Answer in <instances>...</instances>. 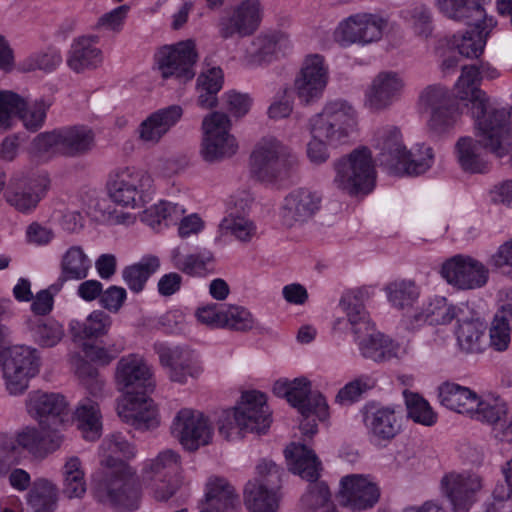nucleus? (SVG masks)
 Masks as SVG:
<instances>
[{
	"label": "nucleus",
	"mask_w": 512,
	"mask_h": 512,
	"mask_svg": "<svg viewBox=\"0 0 512 512\" xmlns=\"http://www.w3.org/2000/svg\"><path fill=\"white\" fill-rule=\"evenodd\" d=\"M322 197L308 188L292 190L283 200L281 217L285 225L302 224L320 210Z\"/></svg>",
	"instance_id": "cd10ccee"
},
{
	"label": "nucleus",
	"mask_w": 512,
	"mask_h": 512,
	"mask_svg": "<svg viewBox=\"0 0 512 512\" xmlns=\"http://www.w3.org/2000/svg\"><path fill=\"white\" fill-rule=\"evenodd\" d=\"M28 154L32 160L42 163L62 155L60 128L36 135L29 144Z\"/></svg>",
	"instance_id": "4d7b16f0"
},
{
	"label": "nucleus",
	"mask_w": 512,
	"mask_h": 512,
	"mask_svg": "<svg viewBox=\"0 0 512 512\" xmlns=\"http://www.w3.org/2000/svg\"><path fill=\"white\" fill-rule=\"evenodd\" d=\"M160 268V259L155 255L143 256L137 263L122 270V279L134 293L144 290L148 279Z\"/></svg>",
	"instance_id": "3c124183"
},
{
	"label": "nucleus",
	"mask_w": 512,
	"mask_h": 512,
	"mask_svg": "<svg viewBox=\"0 0 512 512\" xmlns=\"http://www.w3.org/2000/svg\"><path fill=\"white\" fill-rule=\"evenodd\" d=\"M328 80L329 69L324 57L311 54L304 58L295 76L293 89L301 103L310 105L323 96Z\"/></svg>",
	"instance_id": "4be33fe9"
},
{
	"label": "nucleus",
	"mask_w": 512,
	"mask_h": 512,
	"mask_svg": "<svg viewBox=\"0 0 512 512\" xmlns=\"http://www.w3.org/2000/svg\"><path fill=\"white\" fill-rule=\"evenodd\" d=\"M171 435L188 451H195L212 441L213 426L200 411L182 408L170 425Z\"/></svg>",
	"instance_id": "a211bd4d"
},
{
	"label": "nucleus",
	"mask_w": 512,
	"mask_h": 512,
	"mask_svg": "<svg viewBox=\"0 0 512 512\" xmlns=\"http://www.w3.org/2000/svg\"><path fill=\"white\" fill-rule=\"evenodd\" d=\"M202 130L200 154L206 162H220L237 152L238 143L231 133V121L225 113L216 111L205 116Z\"/></svg>",
	"instance_id": "9b49d317"
},
{
	"label": "nucleus",
	"mask_w": 512,
	"mask_h": 512,
	"mask_svg": "<svg viewBox=\"0 0 512 512\" xmlns=\"http://www.w3.org/2000/svg\"><path fill=\"white\" fill-rule=\"evenodd\" d=\"M26 409L43 430L55 433H59V428L66 426L71 420L68 402L59 393L32 391L26 398Z\"/></svg>",
	"instance_id": "dca6fc26"
},
{
	"label": "nucleus",
	"mask_w": 512,
	"mask_h": 512,
	"mask_svg": "<svg viewBox=\"0 0 512 512\" xmlns=\"http://www.w3.org/2000/svg\"><path fill=\"white\" fill-rule=\"evenodd\" d=\"M218 229L220 237L230 235L241 242H250L257 232V227L251 219L234 212H230L221 220Z\"/></svg>",
	"instance_id": "680f3d73"
},
{
	"label": "nucleus",
	"mask_w": 512,
	"mask_h": 512,
	"mask_svg": "<svg viewBox=\"0 0 512 512\" xmlns=\"http://www.w3.org/2000/svg\"><path fill=\"white\" fill-rule=\"evenodd\" d=\"M182 115L183 109L179 105H171L150 113L137 128L139 140L147 145H157L180 121Z\"/></svg>",
	"instance_id": "c756f323"
},
{
	"label": "nucleus",
	"mask_w": 512,
	"mask_h": 512,
	"mask_svg": "<svg viewBox=\"0 0 512 512\" xmlns=\"http://www.w3.org/2000/svg\"><path fill=\"white\" fill-rule=\"evenodd\" d=\"M364 294L362 290L348 291L342 295L339 302V306L350 325L354 339L359 338L374 328V324L371 322L363 303Z\"/></svg>",
	"instance_id": "e433bc0d"
},
{
	"label": "nucleus",
	"mask_w": 512,
	"mask_h": 512,
	"mask_svg": "<svg viewBox=\"0 0 512 512\" xmlns=\"http://www.w3.org/2000/svg\"><path fill=\"white\" fill-rule=\"evenodd\" d=\"M405 89L406 81L402 73L395 70H381L366 86L363 105L372 112L388 110L400 101Z\"/></svg>",
	"instance_id": "412c9836"
},
{
	"label": "nucleus",
	"mask_w": 512,
	"mask_h": 512,
	"mask_svg": "<svg viewBox=\"0 0 512 512\" xmlns=\"http://www.w3.org/2000/svg\"><path fill=\"white\" fill-rule=\"evenodd\" d=\"M181 466V456L171 449L163 450L143 462L141 478L154 499L167 501L176 493Z\"/></svg>",
	"instance_id": "1a4fd4ad"
},
{
	"label": "nucleus",
	"mask_w": 512,
	"mask_h": 512,
	"mask_svg": "<svg viewBox=\"0 0 512 512\" xmlns=\"http://www.w3.org/2000/svg\"><path fill=\"white\" fill-rule=\"evenodd\" d=\"M203 505L214 512H235L239 506V497L225 478L211 476L205 484Z\"/></svg>",
	"instance_id": "c9c22d12"
},
{
	"label": "nucleus",
	"mask_w": 512,
	"mask_h": 512,
	"mask_svg": "<svg viewBox=\"0 0 512 512\" xmlns=\"http://www.w3.org/2000/svg\"><path fill=\"white\" fill-rule=\"evenodd\" d=\"M361 355L375 362L388 361L398 356L399 345L375 327L359 338H355Z\"/></svg>",
	"instance_id": "58836bf2"
},
{
	"label": "nucleus",
	"mask_w": 512,
	"mask_h": 512,
	"mask_svg": "<svg viewBox=\"0 0 512 512\" xmlns=\"http://www.w3.org/2000/svg\"><path fill=\"white\" fill-rule=\"evenodd\" d=\"M63 494L70 498H82L87 490L83 463L77 456L65 459L62 467Z\"/></svg>",
	"instance_id": "6e6d98bb"
},
{
	"label": "nucleus",
	"mask_w": 512,
	"mask_h": 512,
	"mask_svg": "<svg viewBox=\"0 0 512 512\" xmlns=\"http://www.w3.org/2000/svg\"><path fill=\"white\" fill-rule=\"evenodd\" d=\"M384 292L391 307L399 311L413 307L421 296L420 286L411 279H395L386 284Z\"/></svg>",
	"instance_id": "de8ad7c7"
},
{
	"label": "nucleus",
	"mask_w": 512,
	"mask_h": 512,
	"mask_svg": "<svg viewBox=\"0 0 512 512\" xmlns=\"http://www.w3.org/2000/svg\"><path fill=\"white\" fill-rule=\"evenodd\" d=\"M73 419L77 422V427L85 439L93 441L100 437L102 429L101 415L95 401L88 398L82 400L70 421Z\"/></svg>",
	"instance_id": "864d4df0"
},
{
	"label": "nucleus",
	"mask_w": 512,
	"mask_h": 512,
	"mask_svg": "<svg viewBox=\"0 0 512 512\" xmlns=\"http://www.w3.org/2000/svg\"><path fill=\"white\" fill-rule=\"evenodd\" d=\"M477 397L478 394L469 387L454 382H445L438 388L441 405L467 417H469Z\"/></svg>",
	"instance_id": "79ce46f5"
},
{
	"label": "nucleus",
	"mask_w": 512,
	"mask_h": 512,
	"mask_svg": "<svg viewBox=\"0 0 512 512\" xmlns=\"http://www.w3.org/2000/svg\"><path fill=\"white\" fill-rule=\"evenodd\" d=\"M197 61L195 43L192 40L160 47L154 54V68L163 79L175 78L187 82L195 76Z\"/></svg>",
	"instance_id": "2eb2a0df"
},
{
	"label": "nucleus",
	"mask_w": 512,
	"mask_h": 512,
	"mask_svg": "<svg viewBox=\"0 0 512 512\" xmlns=\"http://www.w3.org/2000/svg\"><path fill=\"white\" fill-rule=\"evenodd\" d=\"M486 0H434L436 10L446 18L473 22L488 18L484 9Z\"/></svg>",
	"instance_id": "a19ab883"
},
{
	"label": "nucleus",
	"mask_w": 512,
	"mask_h": 512,
	"mask_svg": "<svg viewBox=\"0 0 512 512\" xmlns=\"http://www.w3.org/2000/svg\"><path fill=\"white\" fill-rule=\"evenodd\" d=\"M358 124V112L350 102L344 99L327 101L308 121L310 140L306 145V156L310 163L325 164L331 156L329 148L349 143Z\"/></svg>",
	"instance_id": "7ed1b4c3"
},
{
	"label": "nucleus",
	"mask_w": 512,
	"mask_h": 512,
	"mask_svg": "<svg viewBox=\"0 0 512 512\" xmlns=\"http://www.w3.org/2000/svg\"><path fill=\"white\" fill-rule=\"evenodd\" d=\"M333 185L350 195L370 193L376 180V169L371 151L359 147L336 159L332 165Z\"/></svg>",
	"instance_id": "423d86ee"
},
{
	"label": "nucleus",
	"mask_w": 512,
	"mask_h": 512,
	"mask_svg": "<svg viewBox=\"0 0 512 512\" xmlns=\"http://www.w3.org/2000/svg\"><path fill=\"white\" fill-rule=\"evenodd\" d=\"M481 474L470 471H450L440 481L441 493L448 499L454 512H467L484 488Z\"/></svg>",
	"instance_id": "6ab92c4d"
},
{
	"label": "nucleus",
	"mask_w": 512,
	"mask_h": 512,
	"mask_svg": "<svg viewBox=\"0 0 512 512\" xmlns=\"http://www.w3.org/2000/svg\"><path fill=\"white\" fill-rule=\"evenodd\" d=\"M115 384L123 396L118 400V416L135 429L146 430L158 425V412L147 393L154 389L153 370L146 359L136 353L121 357L115 367Z\"/></svg>",
	"instance_id": "f257e3e1"
},
{
	"label": "nucleus",
	"mask_w": 512,
	"mask_h": 512,
	"mask_svg": "<svg viewBox=\"0 0 512 512\" xmlns=\"http://www.w3.org/2000/svg\"><path fill=\"white\" fill-rule=\"evenodd\" d=\"M478 138H480L477 135ZM510 144L503 154H498L481 141L470 136L460 137L455 144V154L461 168L471 173H482L487 169V162L484 158L483 148L490 150L498 157H502L509 150Z\"/></svg>",
	"instance_id": "4c0bfd02"
},
{
	"label": "nucleus",
	"mask_w": 512,
	"mask_h": 512,
	"mask_svg": "<svg viewBox=\"0 0 512 512\" xmlns=\"http://www.w3.org/2000/svg\"><path fill=\"white\" fill-rule=\"evenodd\" d=\"M363 422L370 435L390 440L401 429V410L397 406L368 405L363 412Z\"/></svg>",
	"instance_id": "7c9ffc66"
},
{
	"label": "nucleus",
	"mask_w": 512,
	"mask_h": 512,
	"mask_svg": "<svg viewBox=\"0 0 512 512\" xmlns=\"http://www.w3.org/2000/svg\"><path fill=\"white\" fill-rule=\"evenodd\" d=\"M253 174L263 182H273L285 177L297 164L292 149L273 136L261 138L250 156Z\"/></svg>",
	"instance_id": "6e6552de"
},
{
	"label": "nucleus",
	"mask_w": 512,
	"mask_h": 512,
	"mask_svg": "<svg viewBox=\"0 0 512 512\" xmlns=\"http://www.w3.org/2000/svg\"><path fill=\"white\" fill-rule=\"evenodd\" d=\"M408 416L416 423L432 426L437 422V414L428 401L417 393L403 392Z\"/></svg>",
	"instance_id": "338daca9"
},
{
	"label": "nucleus",
	"mask_w": 512,
	"mask_h": 512,
	"mask_svg": "<svg viewBox=\"0 0 512 512\" xmlns=\"http://www.w3.org/2000/svg\"><path fill=\"white\" fill-rule=\"evenodd\" d=\"M124 346L121 343L101 345L96 343H83L80 353H72L69 356L71 365L79 375L90 373L88 362L105 366L112 362L122 351Z\"/></svg>",
	"instance_id": "72a5a7b5"
},
{
	"label": "nucleus",
	"mask_w": 512,
	"mask_h": 512,
	"mask_svg": "<svg viewBox=\"0 0 512 512\" xmlns=\"http://www.w3.org/2000/svg\"><path fill=\"white\" fill-rule=\"evenodd\" d=\"M473 26L471 31L453 36L452 45L467 58L478 57L483 52L486 37L495 26V21L492 17L484 18L482 21L473 22Z\"/></svg>",
	"instance_id": "37998d69"
},
{
	"label": "nucleus",
	"mask_w": 512,
	"mask_h": 512,
	"mask_svg": "<svg viewBox=\"0 0 512 512\" xmlns=\"http://www.w3.org/2000/svg\"><path fill=\"white\" fill-rule=\"evenodd\" d=\"M157 353L162 366L168 369L169 378L181 384L188 378H197L203 372L199 355L188 348L159 345Z\"/></svg>",
	"instance_id": "a878e982"
},
{
	"label": "nucleus",
	"mask_w": 512,
	"mask_h": 512,
	"mask_svg": "<svg viewBox=\"0 0 512 512\" xmlns=\"http://www.w3.org/2000/svg\"><path fill=\"white\" fill-rule=\"evenodd\" d=\"M101 463L111 472H120L121 463L127 464L125 460L135 457L136 450L125 436L120 433L106 437L101 444Z\"/></svg>",
	"instance_id": "c03bdc74"
},
{
	"label": "nucleus",
	"mask_w": 512,
	"mask_h": 512,
	"mask_svg": "<svg viewBox=\"0 0 512 512\" xmlns=\"http://www.w3.org/2000/svg\"><path fill=\"white\" fill-rule=\"evenodd\" d=\"M0 367L5 390L11 396L26 392L30 380L41 368L40 352L28 345L18 344L6 348L1 356Z\"/></svg>",
	"instance_id": "0eeeda50"
},
{
	"label": "nucleus",
	"mask_w": 512,
	"mask_h": 512,
	"mask_svg": "<svg viewBox=\"0 0 512 512\" xmlns=\"http://www.w3.org/2000/svg\"><path fill=\"white\" fill-rule=\"evenodd\" d=\"M152 186L153 178L147 171L136 167H124L112 176L109 192L116 204L135 209L144 205Z\"/></svg>",
	"instance_id": "ddd939ff"
},
{
	"label": "nucleus",
	"mask_w": 512,
	"mask_h": 512,
	"mask_svg": "<svg viewBox=\"0 0 512 512\" xmlns=\"http://www.w3.org/2000/svg\"><path fill=\"white\" fill-rule=\"evenodd\" d=\"M214 261V253L207 248H198L193 253H185L182 247L177 246L170 252L172 266L191 277L208 274L212 270Z\"/></svg>",
	"instance_id": "f704fd0d"
},
{
	"label": "nucleus",
	"mask_w": 512,
	"mask_h": 512,
	"mask_svg": "<svg viewBox=\"0 0 512 512\" xmlns=\"http://www.w3.org/2000/svg\"><path fill=\"white\" fill-rule=\"evenodd\" d=\"M441 276L460 290L483 287L488 281V269L480 261L466 255H455L441 266Z\"/></svg>",
	"instance_id": "393cba45"
},
{
	"label": "nucleus",
	"mask_w": 512,
	"mask_h": 512,
	"mask_svg": "<svg viewBox=\"0 0 512 512\" xmlns=\"http://www.w3.org/2000/svg\"><path fill=\"white\" fill-rule=\"evenodd\" d=\"M456 345L464 354H480L486 349V327L479 320H466L455 331Z\"/></svg>",
	"instance_id": "a18cd8bd"
},
{
	"label": "nucleus",
	"mask_w": 512,
	"mask_h": 512,
	"mask_svg": "<svg viewBox=\"0 0 512 512\" xmlns=\"http://www.w3.org/2000/svg\"><path fill=\"white\" fill-rule=\"evenodd\" d=\"M479 71L476 66H464L455 85L459 100L470 102V114L476 135L492 151L503 154L509 145V113L490 105L488 97L479 88Z\"/></svg>",
	"instance_id": "f03ea898"
},
{
	"label": "nucleus",
	"mask_w": 512,
	"mask_h": 512,
	"mask_svg": "<svg viewBox=\"0 0 512 512\" xmlns=\"http://www.w3.org/2000/svg\"><path fill=\"white\" fill-rule=\"evenodd\" d=\"M427 128L434 135H442L455 127L461 117V112L456 103L426 113Z\"/></svg>",
	"instance_id": "69168bd1"
},
{
	"label": "nucleus",
	"mask_w": 512,
	"mask_h": 512,
	"mask_svg": "<svg viewBox=\"0 0 512 512\" xmlns=\"http://www.w3.org/2000/svg\"><path fill=\"white\" fill-rule=\"evenodd\" d=\"M386 27L387 20L378 14L356 13L339 22L334 38L343 47L367 45L380 40Z\"/></svg>",
	"instance_id": "f3484780"
},
{
	"label": "nucleus",
	"mask_w": 512,
	"mask_h": 512,
	"mask_svg": "<svg viewBox=\"0 0 512 512\" xmlns=\"http://www.w3.org/2000/svg\"><path fill=\"white\" fill-rule=\"evenodd\" d=\"M459 308L445 297L433 296L411 315L404 317L406 329L415 331L424 325H448L458 316Z\"/></svg>",
	"instance_id": "c85d7f7f"
},
{
	"label": "nucleus",
	"mask_w": 512,
	"mask_h": 512,
	"mask_svg": "<svg viewBox=\"0 0 512 512\" xmlns=\"http://www.w3.org/2000/svg\"><path fill=\"white\" fill-rule=\"evenodd\" d=\"M291 47L288 35L280 30L261 32L251 41L243 62L249 67L269 64Z\"/></svg>",
	"instance_id": "bb28decb"
},
{
	"label": "nucleus",
	"mask_w": 512,
	"mask_h": 512,
	"mask_svg": "<svg viewBox=\"0 0 512 512\" xmlns=\"http://www.w3.org/2000/svg\"><path fill=\"white\" fill-rule=\"evenodd\" d=\"M27 502L36 512H50L57 499V488L48 479H36L26 496Z\"/></svg>",
	"instance_id": "e2e57ef3"
},
{
	"label": "nucleus",
	"mask_w": 512,
	"mask_h": 512,
	"mask_svg": "<svg viewBox=\"0 0 512 512\" xmlns=\"http://www.w3.org/2000/svg\"><path fill=\"white\" fill-rule=\"evenodd\" d=\"M272 391L276 396L286 398L302 416L315 415L321 421L329 417L326 398L320 392L311 391V384L304 377L294 380L278 379L274 382Z\"/></svg>",
	"instance_id": "4468645a"
},
{
	"label": "nucleus",
	"mask_w": 512,
	"mask_h": 512,
	"mask_svg": "<svg viewBox=\"0 0 512 512\" xmlns=\"http://www.w3.org/2000/svg\"><path fill=\"white\" fill-rule=\"evenodd\" d=\"M92 263L81 246H71L61 259V278L63 280H82L88 276Z\"/></svg>",
	"instance_id": "052dcab7"
},
{
	"label": "nucleus",
	"mask_w": 512,
	"mask_h": 512,
	"mask_svg": "<svg viewBox=\"0 0 512 512\" xmlns=\"http://www.w3.org/2000/svg\"><path fill=\"white\" fill-rule=\"evenodd\" d=\"M112 318L102 310L92 311L85 321L71 320L69 329L74 339L98 338L108 334Z\"/></svg>",
	"instance_id": "8fccbe9b"
},
{
	"label": "nucleus",
	"mask_w": 512,
	"mask_h": 512,
	"mask_svg": "<svg viewBox=\"0 0 512 512\" xmlns=\"http://www.w3.org/2000/svg\"><path fill=\"white\" fill-rule=\"evenodd\" d=\"M97 500L119 511L138 508L140 490L135 471L128 464L121 463L120 472H111L95 491Z\"/></svg>",
	"instance_id": "f8f14e48"
},
{
	"label": "nucleus",
	"mask_w": 512,
	"mask_h": 512,
	"mask_svg": "<svg viewBox=\"0 0 512 512\" xmlns=\"http://www.w3.org/2000/svg\"><path fill=\"white\" fill-rule=\"evenodd\" d=\"M434 162V153L431 147L424 144L417 145L412 150H406L403 161L395 169L393 175L417 176L429 170Z\"/></svg>",
	"instance_id": "bf43d9fd"
},
{
	"label": "nucleus",
	"mask_w": 512,
	"mask_h": 512,
	"mask_svg": "<svg viewBox=\"0 0 512 512\" xmlns=\"http://www.w3.org/2000/svg\"><path fill=\"white\" fill-rule=\"evenodd\" d=\"M373 146L378 151L377 160L380 165L393 174L399 167V163L403 161L407 150L399 128L395 126L380 128L374 136Z\"/></svg>",
	"instance_id": "2f4dec72"
},
{
	"label": "nucleus",
	"mask_w": 512,
	"mask_h": 512,
	"mask_svg": "<svg viewBox=\"0 0 512 512\" xmlns=\"http://www.w3.org/2000/svg\"><path fill=\"white\" fill-rule=\"evenodd\" d=\"M449 89L440 84L425 87L419 94L418 105L422 112L429 113L453 104Z\"/></svg>",
	"instance_id": "774afa93"
},
{
	"label": "nucleus",
	"mask_w": 512,
	"mask_h": 512,
	"mask_svg": "<svg viewBox=\"0 0 512 512\" xmlns=\"http://www.w3.org/2000/svg\"><path fill=\"white\" fill-rule=\"evenodd\" d=\"M284 453L289 470L310 482L301 498L303 512H336L327 484L318 481L322 466L314 451L302 443L293 442Z\"/></svg>",
	"instance_id": "20e7f679"
},
{
	"label": "nucleus",
	"mask_w": 512,
	"mask_h": 512,
	"mask_svg": "<svg viewBox=\"0 0 512 512\" xmlns=\"http://www.w3.org/2000/svg\"><path fill=\"white\" fill-rule=\"evenodd\" d=\"M271 424L266 395L257 390L246 391L240 403L225 411L219 420V433L228 441L242 439L248 433H265Z\"/></svg>",
	"instance_id": "39448f33"
},
{
	"label": "nucleus",
	"mask_w": 512,
	"mask_h": 512,
	"mask_svg": "<svg viewBox=\"0 0 512 512\" xmlns=\"http://www.w3.org/2000/svg\"><path fill=\"white\" fill-rule=\"evenodd\" d=\"M380 496V486L369 474H350L340 480L339 501L353 511L373 508L378 503Z\"/></svg>",
	"instance_id": "5701e85b"
},
{
	"label": "nucleus",
	"mask_w": 512,
	"mask_h": 512,
	"mask_svg": "<svg viewBox=\"0 0 512 512\" xmlns=\"http://www.w3.org/2000/svg\"><path fill=\"white\" fill-rule=\"evenodd\" d=\"M62 155L78 156L87 153L94 146L95 134L87 126H68L60 128Z\"/></svg>",
	"instance_id": "09e8293b"
},
{
	"label": "nucleus",
	"mask_w": 512,
	"mask_h": 512,
	"mask_svg": "<svg viewBox=\"0 0 512 512\" xmlns=\"http://www.w3.org/2000/svg\"><path fill=\"white\" fill-rule=\"evenodd\" d=\"M1 439L11 442V446L15 448V455L18 459L21 458L22 451L27 450L32 454H37L41 450H55L61 442L62 436L60 433L51 432V430L39 431L36 428H25L16 437H11L6 434H0Z\"/></svg>",
	"instance_id": "473e14b6"
},
{
	"label": "nucleus",
	"mask_w": 512,
	"mask_h": 512,
	"mask_svg": "<svg viewBox=\"0 0 512 512\" xmlns=\"http://www.w3.org/2000/svg\"><path fill=\"white\" fill-rule=\"evenodd\" d=\"M102 62V52L96 46L94 39L80 37L76 39L70 48L67 64L75 72L97 67Z\"/></svg>",
	"instance_id": "49530a36"
},
{
	"label": "nucleus",
	"mask_w": 512,
	"mask_h": 512,
	"mask_svg": "<svg viewBox=\"0 0 512 512\" xmlns=\"http://www.w3.org/2000/svg\"><path fill=\"white\" fill-rule=\"evenodd\" d=\"M11 185L6 194L7 202L17 211L29 214L46 197L51 179L47 171L39 170L14 177Z\"/></svg>",
	"instance_id": "aec40b11"
},
{
	"label": "nucleus",
	"mask_w": 512,
	"mask_h": 512,
	"mask_svg": "<svg viewBox=\"0 0 512 512\" xmlns=\"http://www.w3.org/2000/svg\"><path fill=\"white\" fill-rule=\"evenodd\" d=\"M507 414L506 404L499 398L479 396L469 418L488 424H497Z\"/></svg>",
	"instance_id": "0e129e2a"
},
{
	"label": "nucleus",
	"mask_w": 512,
	"mask_h": 512,
	"mask_svg": "<svg viewBox=\"0 0 512 512\" xmlns=\"http://www.w3.org/2000/svg\"><path fill=\"white\" fill-rule=\"evenodd\" d=\"M262 17L263 7L260 0H242L220 19L219 35L223 39L250 36L259 28Z\"/></svg>",
	"instance_id": "b1692460"
},
{
	"label": "nucleus",
	"mask_w": 512,
	"mask_h": 512,
	"mask_svg": "<svg viewBox=\"0 0 512 512\" xmlns=\"http://www.w3.org/2000/svg\"><path fill=\"white\" fill-rule=\"evenodd\" d=\"M28 328L34 343L41 348L55 347L65 335L63 325L54 318L29 320Z\"/></svg>",
	"instance_id": "13d9d810"
},
{
	"label": "nucleus",
	"mask_w": 512,
	"mask_h": 512,
	"mask_svg": "<svg viewBox=\"0 0 512 512\" xmlns=\"http://www.w3.org/2000/svg\"><path fill=\"white\" fill-rule=\"evenodd\" d=\"M224 83L223 70L210 67L202 71L197 78L198 105L203 109H211L217 105V94Z\"/></svg>",
	"instance_id": "603ef678"
},
{
	"label": "nucleus",
	"mask_w": 512,
	"mask_h": 512,
	"mask_svg": "<svg viewBox=\"0 0 512 512\" xmlns=\"http://www.w3.org/2000/svg\"><path fill=\"white\" fill-rule=\"evenodd\" d=\"M52 104L51 98L41 97L28 102L19 96V104L15 110V115L18 116L27 130L35 132L43 127L47 111Z\"/></svg>",
	"instance_id": "5fc2aeb1"
},
{
	"label": "nucleus",
	"mask_w": 512,
	"mask_h": 512,
	"mask_svg": "<svg viewBox=\"0 0 512 512\" xmlns=\"http://www.w3.org/2000/svg\"><path fill=\"white\" fill-rule=\"evenodd\" d=\"M186 208L168 200H160L149 206L140 214L141 221L156 232H162L171 226H175Z\"/></svg>",
	"instance_id": "ea45409f"
},
{
	"label": "nucleus",
	"mask_w": 512,
	"mask_h": 512,
	"mask_svg": "<svg viewBox=\"0 0 512 512\" xmlns=\"http://www.w3.org/2000/svg\"><path fill=\"white\" fill-rule=\"evenodd\" d=\"M281 481L282 469L273 461L262 460L256 467V476L247 482L244 489L247 509L250 512H277Z\"/></svg>",
	"instance_id": "9d476101"
}]
</instances>
